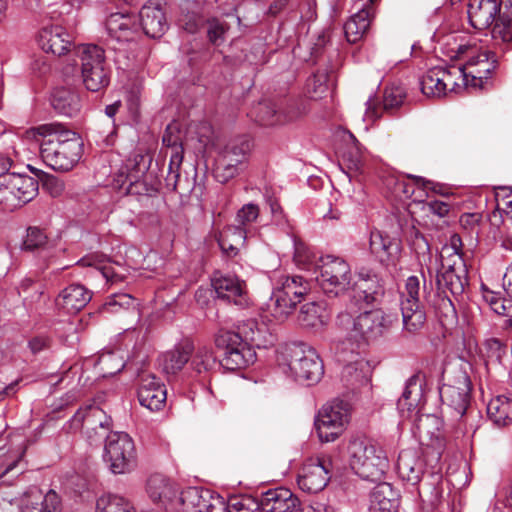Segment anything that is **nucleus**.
<instances>
[{
    "label": "nucleus",
    "instance_id": "24",
    "mask_svg": "<svg viewBox=\"0 0 512 512\" xmlns=\"http://www.w3.org/2000/svg\"><path fill=\"white\" fill-rule=\"evenodd\" d=\"M139 23L150 38H160L165 34L168 22L160 0H150L141 8Z\"/></svg>",
    "mask_w": 512,
    "mask_h": 512
},
{
    "label": "nucleus",
    "instance_id": "51",
    "mask_svg": "<svg viewBox=\"0 0 512 512\" xmlns=\"http://www.w3.org/2000/svg\"><path fill=\"white\" fill-rule=\"evenodd\" d=\"M227 512H262L261 498L258 500L249 495H235L226 503Z\"/></svg>",
    "mask_w": 512,
    "mask_h": 512
},
{
    "label": "nucleus",
    "instance_id": "59",
    "mask_svg": "<svg viewBox=\"0 0 512 512\" xmlns=\"http://www.w3.org/2000/svg\"><path fill=\"white\" fill-rule=\"evenodd\" d=\"M8 172L0 177V205L3 209H13L20 206L15 191L8 188Z\"/></svg>",
    "mask_w": 512,
    "mask_h": 512
},
{
    "label": "nucleus",
    "instance_id": "49",
    "mask_svg": "<svg viewBox=\"0 0 512 512\" xmlns=\"http://www.w3.org/2000/svg\"><path fill=\"white\" fill-rule=\"evenodd\" d=\"M440 66L429 69L420 80L421 91L428 97L445 96L444 83L440 76Z\"/></svg>",
    "mask_w": 512,
    "mask_h": 512
},
{
    "label": "nucleus",
    "instance_id": "53",
    "mask_svg": "<svg viewBox=\"0 0 512 512\" xmlns=\"http://www.w3.org/2000/svg\"><path fill=\"white\" fill-rule=\"evenodd\" d=\"M491 26V36L496 44L512 41V19L498 15Z\"/></svg>",
    "mask_w": 512,
    "mask_h": 512
},
{
    "label": "nucleus",
    "instance_id": "13",
    "mask_svg": "<svg viewBox=\"0 0 512 512\" xmlns=\"http://www.w3.org/2000/svg\"><path fill=\"white\" fill-rule=\"evenodd\" d=\"M351 284V270L348 263L337 256H322V294L337 297Z\"/></svg>",
    "mask_w": 512,
    "mask_h": 512
},
{
    "label": "nucleus",
    "instance_id": "6",
    "mask_svg": "<svg viewBox=\"0 0 512 512\" xmlns=\"http://www.w3.org/2000/svg\"><path fill=\"white\" fill-rule=\"evenodd\" d=\"M79 58L81 75L86 89L98 92L109 84V69L104 50L95 44L79 45L74 50Z\"/></svg>",
    "mask_w": 512,
    "mask_h": 512
},
{
    "label": "nucleus",
    "instance_id": "52",
    "mask_svg": "<svg viewBox=\"0 0 512 512\" xmlns=\"http://www.w3.org/2000/svg\"><path fill=\"white\" fill-rule=\"evenodd\" d=\"M47 245L48 236L45 231L39 227L32 226L27 229L21 248L23 251L36 252L45 249Z\"/></svg>",
    "mask_w": 512,
    "mask_h": 512
},
{
    "label": "nucleus",
    "instance_id": "29",
    "mask_svg": "<svg viewBox=\"0 0 512 512\" xmlns=\"http://www.w3.org/2000/svg\"><path fill=\"white\" fill-rule=\"evenodd\" d=\"M500 8L498 0H469V22L475 29L489 28L499 14Z\"/></svg>",
    "mask_w": 512,
    "mask_h": 512
},
{
    "label": "nucleus",
    "instance_id": "9",
    "mask_svg": "<svg viewBox=\"0 0 512 512\" xmlns=\"http://www.w3.org/2000/svg\"><path fill=\"white\" fill-rule=\"evenodd\" d=\"M248 135L231 138L220 149L215 159L214 175L220 183H226L239 173V166L246 160L252 149Z\"/></svg>",
    "mask_w": 512,
    "mask_h": 512
},
{
    "label": "nucleus",
    "instance_id": "10",
    "mask_svg": "<svg viewBox=\"0 0 512 512\" xmlns=\"http://www.w3.org/2000/svg\"><path fill=\"white\" fill-rule=\"evenodd\" d=\"M307 293V283H303L301 276L281 277L280 286L274 289L271 297L273 316L278 320L285 319Z\"/></svg>",
    "mask_w": 512,
    "mask_h": 512
},
{
    "label": "nucleus",
    "instance_id": "31",
    "mask_svg": "<svg viewBox=\"0 0 512 512\" xmlns=\"http://www.w3.org/2000/svg\"><path fill=\"white\" fill-rule=\"evenodd\" d=\"M106 29L118 41H131L139 32V24L134 15L113 13L106 20Z\"/></svg>",
    "mask_w": 512,
    "mask_h": 512
},
{
    "label": "nucleus",
    "instance_id": "44",
    "mask_svg": "<svg viewBox=\"0 0 512 512\" xmlns=\"http://www.w3.org/2000/svg\"><path fill=\"white\" fill-rule=\"evenodd\" d=\"M160 180L155 174H147L142 178L129 179L122 190L129 195L153 196L158 193Z\"/></svg>",
    "mask_w": 512,
    "mask_h": 512
},
{
    "label": "nucleus",
    "instance_id": "41",
    "mask_svg": "<svg viewBox=\"0 0 512 512\" xmlns=\"http://www.w3.org/2000/svg\"><path fill=\"white\" fill-rule=\"evenodd\" d=\"M251 114L256 122L264 126H272L293 119V116L285 115L276 103L270 100L259 102Z\"/></svg>",
    "mask_w": 512,
    "mask_h": 512
},
{
    "label": "nucleus",
    "instance_id": "33",
    "mask_svg": "<svg viewBox=\"0 0 512 512\" xmlns=\"http://www.w3.org/2000/svg\"><path fill=\"white\" fill-rule=\"evenodd\" d=\"M91 292L81 284H71L59 294L56 303L68 313H77L91 300Z\"/></svg>",
    "mask_w": 512,
    "mask_h": 512
},
{
    "label": "nucleus",
    "instance_id": "23",
    "mask_svg": "<svg viewBox=\"0 0 512 512\" xmlns=\"http://www.w3.org/2000/svg\"><path fill=\"white\" fill-rule=\"evenodd\" d=\"M37 42L44 52L52 53L57 56H62L66 53L75 56L74 50L78 47L73 46V49H71V36L61 26L42 28L38 34Z\"/></svg>",
    "mask_w": 512,
    "mask_h": 512
},
{
    "label": "nucleus",
    "instance_id": "48",
    "mask_svg": "<svg viewBox=\"0 0 512 512\" xmlns=\"http://www.w3.org/2000/svg\"><path fill=\"white\" fill-rule=\"evenodd\" d=\"M408 178L413 182L409 183L404 179H396L394 183V193L397 197L410 198L415 193L414 186L422 189L423 191H434L436 190V185L430 181L426 180L421 176L409 175Z\"/></svg>",
    "mask_w": 512,
    "mask_h": 512
},
{
    "label": "nucleus",
    "instance_id": "27",
    "mask_svg": "<svg viewBox=\"0 0 512 512\" xmlns=\"http://www.w3.org/2000/svg\"><path fill=\"white\" fill-rule=\"evenodd\" d=\"M147 493L151 500L166 510L177 509V488L163 475L155 474L147 481Z\"/></svg>",
    "mask_w": 512,
    "mask_h": 512
},
{
    "label": "nucleus",
    "instance_id": "61",
    "mask_svg": "<svg viewBox=\"0 0 512 512\" xmlns=\"http://www.w3.org/2000/svg\"><path fill=\"white\" fill-rule=\"evenodd\" d=\"M294 261L298 266L308 267L313 262L314 255L305 242L294 240Z\"/></svg>",
    "mask_w": 512,
    "mask_h": 512
},
{
    "label": "nucleus",
    "instance_id": "57",
    "mask_svg": "<svg viewBox=\"0 0 512 512\" xmlns=\"http://www.w3.org/2000/svg\"><path fill=\"white\" fill-rule=\"evenodd\" d=\"M462 240L458 234H452L448 244L442 247L440 253L441 262H452L456 257H461Z\"/></svg>",
    "mask_w": 512,
    "mask_h": 512
},
{
    "label": "nucleus",
    "instance_id": "38",
    "mask_svg": "<svg viewBox=\"0 0 512 512\" xmlns=\"http://www.w3.org/2000/svg\"><path fill=\"white\" fill-rule=\"evenodd\" d=\"M8 188L15 191L20 206L33 200L38 194V181L28 175L8 173Z\"/></svg>",
    "mask_w": 512,
    "mask_h": 512
},
{
    "label": "nucleus",
    "instance_id": "11",
    "mask_svg": "<svg viewBox=\"0 0 512 512\" xmlns=\"http://www.w3.org/2000/svg\"><path fill=\"white\" fill-rule=\"evenodd\" d=\"M372 367L370 363L359 355L352 356L341 371V382L347 393L357 398H372Z\"/></svg>",
    "mask_w": 512,
    "mask_h": 512
},
{
    "label": "nucleus",
    "instance_id": "54",
    "mask_svg": "<svg viewBox=\"0 0 512 512\" xmlns=\"http://www.w3.org/2000/svg\"><path fill=\"white\" fill-rule=\"evenodd\" d=\"M299 323L305 328H315L320 323V306L317 301L307 302L302 305L299 316Z\"/></svg>",
    "mask_w": 512,
    "mask_h": 512
},
{
    "label": "nucleus",
    "instance_id": "46",
    "mask_svg": "<svg viewBox=\"0 0 512 512\" xmlns=\"http://www.w3.org/2000/svg\"><path fill=\"white\" fill-rule=\"evenodd\" d=\"M320 467V457H316L313 463L305 464L298 475L299 488L307 493L316 494L320 491V475L317 469Z\"/></svg>",
    "mask_w": 512,
    "mask_h": 512
},
{
    "label": "nucleus",
    "instance_id": "47",
    "mask_svg": "<svg viewBox=\"0 0 512 512\" xmlns=\"http://www.w3.org/2000/svg\"><path fill=\"white\" fill-rule=\"evenodd\" d=\"M440 73L442 82L444 83L445 96L448 92H458L462 86L470 87L469 80H467L462 66H440Z\"/></svg>",
    "mask_w": 512,
    "mask_h": 512
},
{
    "label": "nucleus",
    "instance_id": "2",
    "mask_svg": "<svg viewBox=\"0 0 512 512\" xmlns=\"http://www.w3.org/2000/svg\"><path fill=\"white\" fill-rule=\"evenodd\" d=\"M34 130L42 136L41 157L53 170L69 171L79 161L82 142L76 132L60 123L43 124Z\"/></svg>",
    "mask_w": 512,
    "mask_h": 512
},
{
    "label": "nucleus",
    "instance_id": "15",
    "mask_svg": "<svg viewBox=\"0 0 512 512\" xmlns=\"http://www.w3.org/2000/svg\"><path fill=\"white\" fill-rule=\"evenodd\" d=\"M351 405L341 399L328 402L322 410V443L336 441L346 430Z\"/></svg>",
    "mask_w": 512,
    "mask_h": 512
},
{
    "label": "nucleus",
    "instance_id": "21",
    "mask_svg": "<svg viewBox=\"0 0 512 512\" xmlns=\"http://www.w3.org/2000/svg\"><path fill=\"white\" fill-rule=\"evenodd\" d=\"M212 287L219 299L245 307L249 303V297L245 282L235 275H215L212 278Z\"/></svg>",
    "mask_w": 512,
    "mask_h": 512
},
{
    "label": "nucleus",
    "instance_id": "36",
    "mask_svg": "<svg viewBox=\"0 0 512 512\" xmlns=\"http://www.w3.org/2000/svg\"><path fill=\"white\" fill-rule=\"evenodd\" d=\"M246 230L241 226H227L219 232L216 240L223 254L233 258L238 255L246 240Z\"/></svg>",
    "mask_w": 512,
    "mask_h": 512
},
{
    "label": "nucleus",
    "instance_id": "55",
    "mask_svg": "<svg viewBox=\"0 0 512 512\" xmlns=\"http://www.w3.org/2000/svg\"><path fill=\"white\" fill-rule=\"evenodd\" d=\"M98 365L105 375H114L123 370L125 364L114 352L102 354L98 359Z\"/></svg>",
    "mask_w": 512,
    "mask_h": 512
},
{
    "label": "nucleus",
    "instance_id": "1",
    "mask_svg": "<svg viewBox=\"0 0 512 512\" xmlns=\"http://www.w3.org/2000/svg\"><path fill=\"white\" fill-rule=\"evenodd\" d=\"M266 327L250 318L238 325V331L220 330L215 336V346L222 351L219 365L235 371L253 364L256 360L254 347L266 345Z\"/></svg>",
    "mask_w": 512,
    "mask_h": 512
},
{
    "label": "nucleus",
    "instance_id": "20",
    "mask_svg": "<svg viewBox=\"0 0 512 512\" xmlns=\"http://www.w3.org/2000/svg\"><path fill=\"white\" fill-rule=\"evenodd\" d=\"M471 381L465 372H459L452 383L440 388V397L444 404L451 407L459 416H463L470 403Z\"/></svg>",
    "mask_w": 512,
    "mask_h": 512
},
{
    "label": "nucleus",
    "instance_id": "14",
    "mask_svg": "<svg viewBox=\"0 0 512 512\" xmlns=\"http://www.w3.org/2000/svg\"><path fill=\"white\" fill-rule=\"evenodd\" d=\"M110 417L100 407L91 404L78 409L71 419V428L80 430L89 440L106 436L110 426Z\"/></svg>",
    "mask_w": 512,
    "mask_h": 512
},
{
    "label": "nucleus",
    "instance_id": "58",
    "mask_svg": "<svg viewBox=\"0 0 512 512\" xmlns=\"http://www.w3.org/2000/svg\"><path fill=\"white\" fill-rule=\"evenodd\" d=\"M0 512H22V504L15 493L0 487Z\"/></svg>",
    "mask_w": 512,
    "mask_h": 512
},
{
    "label": "nucleus",
    "instance_id": "5",
    "mask_svg": "<svg viewBox=\"0 0 512 512\" xmlns=\"http://www.w3.org/2000/svg\"><path fill=\"white\" fill-rule=\"evenodd\" d=\"M319 355L316 349L302 345H286L277 355L278 365L283 372L294 380L310 386L318 383Z\"/></svg>",
    "mask_w": 512,
    "mask_h": 512
},
{
    "label": "nucleus",
    "instance_id": "18",
    "mask_svg": "<svg viewBox=\"0 0 512 512\" xmlns=\"http://www.w3.org/2000/svg\"><path fill=\"white\" fill-rule=\"evenodd\" d=\"M496 65L495 53L489 50L479 51L476 48H470L467 60L462 66L466 78L469 80V86L474 89H482Z\"/></svg>",
    "mask_w": 512,
    "mask_h": 512
},
{
    "label": "nucleus",
    "instance_id": "42",
    "mask_svg": "<svg viewBox=\"0 0 512 512\" xmlns=\"http://www.w3.org/2000/svg\"><path fill=\"white\" fill-rule=\"evenodd\" d=\"M194 345L190 341H184L175 349L164 354L163 370L167 374H177L188 363L193 352Z\"/></svg>",
    "mask_w": 512,
    "mask_h": 512
},
{
    "label": "nucleus",
    "instance_id": "25",
    "mask_svg": "<svg viewBox=\"0 0 512 512\" xmlns=\"http://www.w3.org/2000/svg\"><path fill=\"white\" fill-rule=\"evenodd\" d=\"M167 398L165 385L154 375H140L138 388V400L141 406L150 411L160 410Z\"/></svg>",
    "mask_w": 512,
    "mask_h": 512
},
{
    "label": "nucleus",
    "instance_id": "64",
    "mask_svg": "<svg viewBox=\"0 0 512 512\" xmlns=\"http://www.w3.org/2000/svg\"><path fill=\"white\" fill-rule=\"evenodd\" d=\"M486 356L491 361L500 362L506 353L505 345L497 338H490L484 342Z\"/></svg>",
    "mask_w": 512,
    "mask_h": 512
},
{
    "label": "nucleus",
    "instance_id": "16",
    "mask_svg": "<svg viewBox=\"0 0 512 512\" xmlns=\"http://www.w3.org/2000/svg\"><path fill=\"white\" fill-rule=\"evenodd\" d=\"M182 512H226L224 499L207 489L189 487L177 500V509Z\"/></svg>",
    "mask_w": 512,
    "mask_h": 512
},
{
    "label": "nucleus",
    "instance_id": "40",
    "mask_svg": "<svg viewBox=\"0 0 512 512\" xmlns=\"http://www.w3.org/2000/svg\"><path fill=\"white\" fill-rule=\"evenodd\" d=\"M423 397V380L420 374L412 375L406 382L404 391L398 399L397 407L401 413L411 412Z\"/></svg>",
    "mask_w": 512,
    "mask_h": 512
},
{
    "label": "nucleus",
    "instance_id": "32",
    "mask_svg": "<svg viewBox=\"0 0 512 512\" xmlns=\"http://www.w3.org/2000/svg\"><path fill=\"white\" fill-rule=\"evenodd\" d=\"M399 493L390 483L381 482L372 491L369 512H397Z\"/></svg>",
    "mask_w": 512,
    "mask_h": 512
},
{
    "label": "nucleus",
    "instance_id": "43",
    "mask_svg": "<svg viewBox=\"0 0 512 512\" xmlns=\"http://www.w3.org/2000/svg\"><path fill=\"white\" fill-rule=\"evenodd\" d=\"M482 298L494 313L508 317L507 324L512 327V296L504 297L500 292L482 286Z\"/></svg>",
    "mask_w": 512,
    "mask_h": 512
},
{
    "label": "nucleus",
    "instance_id": "56",
    "mask_svg": "<svg viewBox=\"0 0 512 512\" xmlns=\"http://www.w3.org/2000/svg\"><path fill=\"white\" fill-rule=\"evenodd\" d=\"M229 29V25L217 18H211L207 21V37L214 45H220L224 42V36Z\"/></svg>",
    "mask_w": 512,
    "mask_h": 512
},
{
    "label": "nucleus",
    "instance_id": "35",
    "mask_svg": "<svg viewBox=\"0 0 512 512\" xmlns=\"http://www.w3.org/2000/svg\"><path fill=\"white\" fill-rule=\"evenodd\" d=\"M401 314L405 333L419 334L426 325V312L420 303L401 301Z\"/></svg>",
    "mask_w": 512,
    "mask_h": 512
},
{
    "label": "nucleus",
    "instance_id": "4",
    "mask_svg": "<svg viewBox=\"0 0 512 512\" xmlns=\"http://www.w3.org/2000/svg\"><path fill=\"white\" fill-rule=\"evenodd\" d=\"M348 451L350 466L359 477L371 482L383 479L389 462L380 446L370 440L356 438L350 441Z\"/></svg>",
    "mask_w": 512,
    "mask_h": 512
},
{
    "label": "nucleus",
    "instance_id": "3",
    "mask_svg": "<svg viewBox=\"0 0 512 512\" xmlns=\"http://www.w3.org/2000/svg\"><path fill=\"white\" fill-rule=\"evenodd\" d=\"M338 324L357 341L369 342L383 336L390 327V321L380 309L357 306L349 302L337 317Z\"/></svg>",
    "mask_w": 512,
    "mask_h": 512
},
{
    "label": "nucleus",
    "instance_id": "60",
    "mask_svg": "<svg viewBox=\"0 0 512 512\" xmlns=\"http://www.w3.org/2000/svg\"><path fill=\"white\" fill-rule=\"evenodd\" d=\"M43 498V493L37 486L29 487L19 499L20 504H22V511L33 512V506L40 507Z\"/></svg>",
    "mask_w": 512,
    "mask_h": 512
},
{
    "label": "nucleus",
    "instance_id": "12",
    "mask_svg": "<svg viewBox=\"0 0 512 512\" xmlns=\"http://www.w3.org/2000/svg\"><path fill=\"white\" fill-rule=\"evenodd\" d=\"M104 457L115 474L132 470L135 466V447L132 438L124 432H112L107 435Z\"/></svg>",
    "mask_w": 512,
    "mask_h": 512
},
{
    "label": "nucleus",
    "instance_id": "17",
    "mask_svg": "<svg viewBox=\"0 0 512 512\" xmlns=\"http://www.w3.org/2000/svg\"><path fill=\"white\" fill-rule=\"evenodd\" d=\"M162 143L167 148L166 155L170 153L168 173L165 178L166 187L172 191H177L180 168L184 158L182 137L177 123H171L166 127L162 136Z\"/></svg>",
    "mask_w": 512,
    "mask_h": 512
},
{
    "label": "nucleus",
    "instance_id": "62",
    "mask_svg": "<svg viewBox=\"0 0 512 512\" xmlns=\"http://www.w3.org/2000/svg\"><path fill=\"white\" fill-rule=\"evenodd\" d=\"M61 500L54 490H50L44 495L40 507L33 506V512H61Z\"/></svg>",
    "mask_w": 512,
    "mask_h": 512
},
{
    "label": "nucleus",
    "instance_id": "28",
    "mask_svg": "<svg viewBox=\"0 0 512 512\" xmlns=\"http://www.w3.org/2000/svg\"><path fill=\"white\" fill-rule=\"evenodd\" d=\"M262 512H295L299 499L287 488L269 489L261 494Z\"/></svg>",
    "mask_w": 512,
    "mask_h": 512
},
{
    "label": "nucleus",
    "instance_id": "63",
    "mask_svg": "<svg viewBox=\"0 0 512 512\" xmlns=\"http://www.w3.org/2000/svg\"><path fill=\"white\" fill-rule=\"evenodd\" d=\"M405 98L404 89L400 86H391L385 90L383 105L386 110L399 107Z\"/></svg>",
    "mask_w": 512,
    "mask_h": 512
},
{
    "label": "nucleus",
    "instance_id": "50",
    "mask_svg": "<svg viewBox=\"0 0 512 512\" xmlns=\"http://www.w3.org/2000/svg\"><path fill=\"white\" fill-rule=\"evenodd\" d=\"M98 512H135L131 502L117 494H106L97 500Z\"/></svg>",
    "mask_w": 512,
    "mask_h": 512
},
{
    "label": "nucleus",
    "instance_id": "39",
    "mask_svg": "<svg viewBox=\"0 0 512 512\" xmlns=\"http://www.w3.org/2000/svg\"><path fill=\"white\" fill-rule=\"evenodd\" d=\"M489 419L499 427L512 424V394L498 395L487 405Z\"/></svg>",
    "mask_w": 512,
    "mask_h": 512
},
{
    "label": "nucleus",
    "instance_id": "7",
    "mask_svg": "<svg viewBox=\"0 0 512 512\" xmlns=\"http://www.w3.org/2000/svg\"><path fill=\"white\" fill-rule=\"evenodd\" d=\"M441 454L435 451H424L423 456L416 451L407 449L400 452L397 460L399 477L411 485H417L422 477L438 476L441 472Z\"/></svg>",
    "mask_w": 512,
    "mask_h": 512
},
{
    "label": "nucleus",
    "instance_id": "34",
    "mask_svg": "<svg viewBox=\"0 0 512 512\" xmlns=\"http://www.w3.org/2000/svg\"><path fill=\"white\" fill-rule=\"evenodd\" d=\"M369 244L371 252L382 263L393 261L401 251L399 240L383 235L380 231L371 232Z\"/></svg>",
    "mask_w": 512,
    "mask_h": 512
},
{
    "label": "nucleus",
    "instance_id": "37",
    "mask_svg": "<svg viewBox=\"0 0 512 512\" xmlns=\"http://www.w3.org/2000/svg\"><path fill=\"white\" fill-rule=\"evenodd\" d=\"M50 103L53 109L62 115L72 117L80 110L79 95L65 87L55 88L51 94Z\"/></svg>",
    "mask_w": 512,
    "mask_h": 512
},
{
    "label": "nucleus",
    "instance_id": "26",
    "mask_svg": "<svg viewBox=\"0 0 512 512\" xmlns=\"http://www.w3.org/2000/svg\"><path fill=\"white\" fill-rule=\"evenodd\" d=\"M358 11L344 25V33L348 42L357 43L367 33L374 17V0H359Z\"/></svg>",
    "mask_w": 512,
    "mask_h": 512
},
{
    "label": "nucleus",
    "instance_id": "22",
    "mask_svg": "<svg viewBox=\"0 0 512 512\" xmlns=\"http://www.w3.org/2000/svg\"><path fill=\"white\" fill-rule=\"evenodd\" d=\"M353 294L349 302L357 306L370 307L377 303L384 294L383 284L375 274L359 273L358 279L352 286Z\"/></svg>",
    "mask_w": 512,
    "mask_h": 512
},
{
    "label": "nucleus",
    "instance_id": "30",
    "mask_svg": "<svg viewBox=\"0 0 512 512\" xmlns=\"http://www.w3.org/2000/svg\"><path fill=\"white\" fill-rule=\"evenodd\" d=\"M152 156L149 153L136 154L128 159L125 165L119 170L114 179V186L121 190L129 179L142 178L147 174H154L150 170Z\"/></svg>",
    "mask_w": 512,
    "mask_h": 512
},
{
    "label": "nucleus",
    "instance_id": "8",
    "mask_svg": "<svg viewBox=\"0 0 512 512\" xmlns=\"http://www.w3.org/2000/svg\"><path fill=\"white\" fill-rule=\"evenodd\" d=\"M331 143L341 159V167L349 178L362 175L366 167V149L348 130L337 127L332 131Z\"/></svg>",
    "mask_w": 512,
    "mask_h": 512
},
{
    "label": "nucleus",
    "instance_id": "19",
    "mask_svg": "<svg viewBox=\"0 0 512 512\" xmlns=\"http://www.w3.org/2000/svg\"><path fill=\"white\" fill-rule=\"evenodd\" d=\"M436 284L443 292L449 291L453 296L462 295L468 284L463 259L456 257L452 262H441V269L436 274Z\"/></svg>",
    "mask_w": 512,
    "mask_h": 512
},
{
    "label": "nucleus",
    "instance_id": "45",
    "mask_svg": "<svg viewBox=\"0 0 512 512\" xmlns=\"http://www.w3.org/2000/svg\"><path fill=\"white\" fill-rule=\"evenodd\" d=\"M189 360L190 368L197 375L210 372L217 365V359L212 349L205 345L194 348Z\"/></svg>",
    "mask_w": 512,
    "mask_h": 512
}]
</instances>
